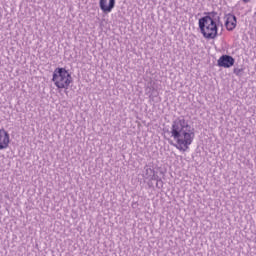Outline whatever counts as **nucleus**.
Segmentation results:
<instances>
[{"label": "nucleus", "mask_w": 256, "mask_h": 256, "mask_svg": "<svg viewBox=\"0 0 256 256\" xmlns=\"http://www.w3.org/2000/svg\"><path fill=\"white\" fill-rule=\"evenodd\" d=\"M171 137L176 141V146L179 151H187L189 145L193 143L195 139V132L189 122L185 120V117H178L172 122Z\"/></svg>", "instance_id": "1"}, {"label": "nucleus", "mask_w": 256, "mask_h": 256, "mask_svg": "<svg viewBox=\"0 0 256 256\" xmlns=\"http://www.w3.org/2000/svg\"><path fill=\"white\" fill-rule=\"evenodd\" d=\"M52 81L58 89H69L73 83V77L65 68H56L53 72Z\"/></svg>", "instance_id": "2"}, {"label": "nucleus", "mask_w": 256, "mask_h": 256, "mask_svg": "<svg viewBox=\"0 0 256 256\" xmlns=\"http://www.w3.org/2000/svg\"><path fill=\"white\" fill-rule=\"evenodd\" d=\"M200 31L205 39H215L217 37V23L213 22L209 17H202L199 19Z\"/></svg>", "instance_id": "3"}, {"label": "nucleus", "mask_w": 256, "mask_h": 256, "mask_svg": "<svg viewBox=\"0 0 256 256\" xmlns=\"http://www.w3.org/2000/svg\"><path fill=\"white\" fill-rule=\"evenodd\" d=\"M235 65V58L229 55H222L218 59V67H224V69H229V67H233Z\"/></svg>", "instance_id": "4"}, {"label": "nucleus", "mask_w": 256, "mask_h": 256, "mask_svg": "<svg viewBox=\"0 0 256 256\" xmlns=\"http://www.w3.org/2000/svg\"><path fill=\"white\" fill-rule=\"evenodd\" d=\"M99 7L103 13H111L115 9V0H100Z\"/></svg>", "instance_id": "5"}, {"label": "nucleus", "mask_w": 256, "mask_h": 256, "mask_svg": "<svg viewBox=\"0 0 256 256\" xmlns=\"http://www.w3.org/2000/svg\"><path fill=\"white\" fill-rule=\"evenodd\" d=\"M225 27L227 31H233L237 27V17L233 14L226 15Z\"/></svg>", "instance_id": "6"}, {"label": "nucleus", "mask_w": 256, "mask_h": 256, "mask_svg": "<svg viewBox=\"0 0 256 256\" xmlns=\"http://www.w3.org/2000/svg\"><path fill=\"white\" fill-rule=\"evenodd\" d=\"M9 133L5 129L0 130V149H7L9 147Z\"/></svg>", "instance_id": "7"}, {"label": "nucleus", "mask_w": 256, "mask_h": 256, "mask_svg": "<svg viewBox=\"0 0 256 256\" xmlns=\"http://www.w3.org/2000/svg\"><path fill=\"white\" fill-rule=\"evenodd\" d=\"M204 17H208L209 19H211V21H213V23H221V17L217 15V12L213 11V12H209L207 16Z\"/></svg>", "instance_id": "8"}, {"label": "nucleus", "mask_w": 256, "mask_h": 256, "mask_svg": "<svg viewBox=\"0 0 256 256\" xmlns=\"http://www.w3.org/2000/svg\"><path fill=\"white\" fill-rule=\"evenodd\" d=\"M144 178L145 179H151V177H153V175H155V171L151 168H149L148 166L144 167Z\"/></svg>", "instance_id": "9"}, {"label": "nucleus", "mask_w": 256, "mask_h": 256, "mask_svg": "<svg viewBox=\"0 0 256 256\" xmlns=\"http://www.w3.org/2000/svg\"><path fill=\"white\" fill-rule=\"evenodd\" d=\"M233 73L237 75V77L243 76V68H234Z\"/></svg>", "instance_id": "10"}, {"label": "nucleus", "mask_w": 256, "mask_h": 256, "mask_svg": "<svg viewBox=\"0 0 256 256\" xmlns=\"http://www.w3.org/2000/svg\"><path fill=\"white\" fill-rule=\"evenodd\" d=\"M243 1H244V3H249L250 0H243Z\"/></svg>", "instance_id": "11"}, {"label": "nucleus", "mask_w": 256, "mask_h": 256, "mask_svg": "<svg viewBox=\"0 0 256 256\" xmlns=\"http://www.w3.org/2000/svg\"><path fill=\"white\" fill-rule=\"evenodd\" d=\"M107 3H108V2H107V0H106V5H108Z\"/></svg>", "instance_id": "12"}]
</instances>
